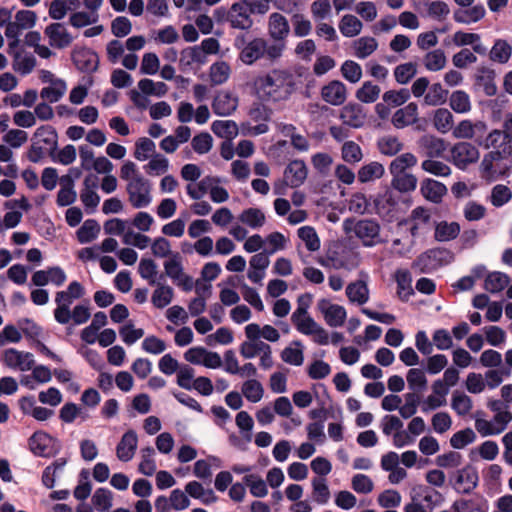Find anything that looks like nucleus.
I'll list each match as a JSON object with an SVG mask.
<instances>
[{
	"label": "nucleus",
	"mask_w": 512,
	"mask_h": 512,
	"mask_svg": "<svg viewBox=\"0 0 512 512\" xmlns=\"http://www.w3.org/2000/svg\"><path fill=\"white\" fill-rule=\"evenodd\" d=\"M296 87L295 77L288 70L274 69L255 80L258 97L267 102L287 100Z\"/></svg>",
	"instance_id": "f257e3e1"
},
{
	"label": "nucleus",
	"mask_w": 512,
	"mask_h": 512,
	"mask_svg": "<svg viewBox=\"0 0 512 512\" xmlns=\"http://www.w3.org/2000/svg\"><path fill=\"white\" fill-rule=\"evenodd\" d=\"M454 259L453 253L446 248H432L421 253L413 262V269L428 274L442 266L450 264Z\"/></svg>",
	"instance_id": "f03ea898"
},
{
	"label": "nucleus",
	"mask_w": 512,
	"mask_h": 512,
	"mask_svg": "<svg viewBox=\"0 0 512 512\" xmlns=\"http://www.w3.org/2000/svg\"><path fill=\"white\" fill-rule=\"evenodd\" d=\"M344 229L346 232L353 231L365 247H373L381 242L380 225L376 220L361 219L354 221L346 219L344 221Z\"/></svg>",
	"instance_id": "7ed1b4c3"
},
{
	"label": "nucleus",
	"mask_w": 512,
	"mask_h": 512,
	"mask_svg": "<svg viewBox=\"0 0 512 512\" xmlns=\"http://www.w3.org/2000/svg\"><path fill=\"white\" fill-rule=\"evenodd\" d=\"M450 485L452 489L461 495L471 494L479 484V475L476 467L468 464L462 469H458L450 477Z\"/></svg>",
	"instance_id": "20e7f679"
},
{
	"label": "nucleus",
	"mask_w": 512,
	"mask_h": 512,
	"mask_svg": "<svg viewBox=\"0 0 512 512\" xmlns=\"http://www.w3.org/2000/svg\"><path fill=\"white\" fill-rule=\"evenodd\" d=\"M129 202L136 208H145L151 201V185L150 182L142 175H136L127 184L126 187Z\"/></svg>",
	"instance_id": "39448f33"
},
{
	"label": "nucleus",
	"mask_w": 512,
	"mask_h": 512,
	"mask_svg": "<svg viewBox=\"0 0 512 512\" xmlns=\"http://www.w3.org/2000/svg\"><path fill=\"white\" fill-rule=\"evenodd\" d=\"M479 155L476 146L469 142H458L451 148L452 163L462 170L477 162Z\"/></svg>",
	"instance_id": "423d86ee"
},
{
	"label": "nucleus",
	"mask_w": 512,
	"mask_h": 512,
	"mask_svg": "<svg viewBox=\"0 0 512 512\" xmlns=\"http://www.w3.org/2000/svg\"><path fill=\"white\" fill-rule=\"evenodd\" d=\"M502 174H510L512 169V145H504L484 155L481 162L482 171H492L493 163L502 162Z\"/></svg>",
	"instance_id": "0eeeda50"
},
{
	"label": "nucleus",
	"mask_w": 512,
	"mask_h": 512,
	"mask_svg": "<svg viewBox=\"0 0 512 512\" xmlns=\"http://www.w3.org/2000/svg\"><path fill=\"white\" fill-rule=\"evenodd\" d=\"M1 361L5 366L20 371L31 370L35 363L32 353L19 351L15 348L4 350L1 355Z\"/></svg>",
	"instance_id": "6e6552de"
},
{
	"label": "nucleus",
	"mask_w": 512,
	"mask_h": 512,
	"mask_svg": "<svg viewBox=\"0 0 512 512\" xmlns=\"http://www.w3.org/2000/svg\"><path fill=\"white\" fill-rule=\"evenodd\" d=\"M249 8L243 3L235 2L228 9V24L233 29L249 30L253 26V19L251 18Z\"/></svg>",
	"instance_id": "1a4fd4ad"
},
{
	"label": "nucleus",
	"mask_w": 512,
	"mask_h": 512,
	"mask_svg": "<svg viewBox=\"0 0 512 512\" xmlns=\"http://www.w3.org/2000/svg\"><path fill=\"white\" fill-rule=\"evenodd\" d=\"M71 59L75 67L84 73H94L98 69V54L88 48L74 49Z\"/></svg>",
	"instance_id": "9d476101"
},
{
	"label": "nucleus",
	"mask_w": 512,
	"mask_h": 512,
	"mask_svg": "<svg viewBox=\"0 0 512 512\" xmlns=\"http://www.w3.org/2000/svg\"><path fill=\"white\" fill-rule=\"evenodd\" d=\"M51 442V455H54L59 450V443L56 439L52 438L48 433L43 431H36L28 440L29 449L35 455L39 457L47 456L46 451L49 443Z\"/></svg>",
	"instance_id": "9b49d317"
},
{
	"label": "nucleus",
	"mask_w": 512,
	"mask_h": 512,
	"mask_svg": "<svg viewBox=\"0 0 512 512\" xmlns=\"http://www.w3.org/2000/svg\"><path fill=\"white\" fill-rule=\"evenodd\" d=\"M418 153L427 158H440L447 149L446 142L434 135L426 134L417 142Z\"/></svg>",
	"instance_id": "f8f14e48"
},
{
	"label": "nucleus",
	"mask_w": 512,
	"mask_h": 512,
	"mask_svg": "<svg viewBox=\"0 0 512 512\" xmlns=\"http://www.w3.org/2000/svg\"><path fill=\"white\" fill-rule=\"evenodd\" d=\"M452 512H488L489 502L481 494H474L471 497H461L453 501Z\"/></svg>",
	"instance_id": "ddd939ff"
},
{
	"label": "nucleus",
	"mask_w": 512,
	"mask_h": 512,
	"mask_svg": "<svg viewBox=\"0 0 512 512\" xmlns=\"http://www.w3.org/2000/svg\"><path fill=\"white\" fill-rule=\"evenodd\" d=\"M494 421L499 426L496 427L485 420H476L475 427L483 436L498 435L503 432L507 425L512 421V413L508 410L498 411L494 416Z\"/></svg>",
	"instance_id": "4468645a"
},
{
	"label": "nucleus",
	"mask_w": 512,
	"mask_h": 512,
	"mask_svg": "<svg viewBox=\"0 0 512 512\" xmlns=\"http://www.w3.org/2000/svg\"><path fill=\"white\" fill-rule=\"evenodd\" d=\"M308 169L303 160L295 159L289 162L284 170V180L291 188L300 187L306 180Z\"/></svg>",
	"instance_id": "2eb2a0df"
},
{
	"label": "nucleus",
	"mask_w": 512,
	"mask_h": 512,
	"mask_svg": "<svg viewBox=\"0 0 512 512\" xmlns=\"http://www.w3.org/2000/svg\"><path fill=\"white\" fill-rule=\"evenodd\" d=\"M318 308L330 327H340L344 324L347 313L343 306L332 304L329 300L322 299L318 303Z\"/></svg>",
	"instance_id": "dca6fc26"
},
{
	"label": "nucleus",
	"mask_w": 512,
	"mask_h": 512,
	"mask_svg": "<svg viewBox=\"0 0 512 512\" xmlns=\"http://www.w3.org/2000/svg\"><path fill=\"white\" fill-rule=\"evenodd\" d=\"M44 33L49 39L50 46L58 49L68 47L73 41V37L61 23L48 25Z\"/></svg>",
	"instance_id": "f3484780"
},
{
	"label": "nucleus",
	"mask_w": 512,
	"mask_h": 512,
	"mask_svg": "<svg viewBox=\"0 0 512 512\" xmlns=\"http://www.w3.org/2000/svg\"><path fill=\"white\" fill-rule=\"evenodd\" d=\"M340 119L343 124L349 127L360 128L365 123L366 113L362 105L358 103H348L341 109Z\"/></svg>",
	"instance_id": "a211bd4d"
},
{
	"label": "nucleus",
	"mask_w": 512,
	"mask_h": 512,
	"mask_svg": "<svg viewBox=\"0 0 512 512\" xmlns=\"http://www.w3.org/2000/svg\"><path fill=\"white\" fill-rule=\"evenodd\" d=\"M322 99L334 106L342 105L347 98L346 86L338 80L330 81L321 89Z\"/></svg>",
	"instance_id": "6ab92c4d"
},
{
	"label": "nucleus",
	"mask_w": 512,
	"mask_h": 512,
	"mask_svg": "<svg viewBox=\"0 0 512 512\" xmlns=\"http://www.w3.org/2000/svg\"><path fill=\"white\" fill-rule=\"evenodd\" d=\"M496 73L493 69L488 67H479L475 73L474 85L482 89L486 96H494L497 93V86L495 84Z\"/></svg>",
	"instance_id": "aec40b11"
},
{
	"label": "nucleus",
	"mask_w": 512,
	"mask_h": 512,
	"mask_svg": "<svg viewBox=\"0 0 512 512\" xmlns=\"http://www.w3.org/2000/svg\"><path fill=\"white\" fill-rule=\"evenodd\" d=\"M138 437L134 430H128L121 437L116 447V455L120 461H130L137 449Z\"/></svg>",
	"instance_id": "412c9836"
},
{
	"label": "nucleus",
	"mask_w": 512,
	"mask_h": 512,
	"mask_svg": "<svg viewBox=\"0 0 512 512\" xmlns=\"http://www.w3.org/2000/svg\"><path fill=\"white\" fill-rule=\"evenodd\" d=\"M266 41L262 38H254L241 50L239 58L247 65H251L265 55Z\"/></svg>",
	"instance_id": "4be33fe9"
},
{
	"label": "nucleus",
	"mask_w": 512,
	"mask_h": 512,
	"mask_svg": "<svg viewBox=\"0 0 512 512\" xmlns=\"http://www.w3.org/2000/svg\"><path fill=\"white\" fill-rule=\"evenodd\" d=\"M238 106V99L226 91L219 92L213 99L212 110L218 116L231 115Z\"/></svg>",
	"instance_id": "5701e85b"
},
{
	"label": "nucleus",
	"mask_w": 512,
	"mask_h": 512,
	"mask_svg": "<svg viewBox=\"0 0 512 512\" xmlns=\"http://www.w3.org/2000/svg\"><path fill=\"white\" fill-rule=\"evenodd\" d=\"M74 299L67 293L58 291L55 295V303L57 307L54 310L55 320L62 325L68 324L71 320V310Z\"/></svg>",
	"instance_id": "b1692460"
},
{
	"label": "nucleus",
	"mask_w": 512,
	"mask_h": 512,
	"mask_svg": "<svg viewBox=\"0 0 512 512\" xmlns=\"http://www.w3.org/2000/svg\"><path fill=\"white\" fill-rule=\"evenodd\" d=\"M420 190L426 200L435 204H439L443 196L447 194V187L443 183L431 178L424 179L421 182Z\"/></svg>",
	"instance_id": "393cba45"
},
{
	"label": "nucleus",
	"mask_w": 512,
	"mask_h": 512,
	"mask_svg": "<svg viewBox=\"0 0 512 512\" xmlns=\"http://www.w3.org/2000/svg\"><path fill=\"white\" fill-rule=\"evenodd\" d=\"M486 10L482 4L474 6L463 7L457 9L453 13V19L460 24H471L480 21L484 18Z\"/></svg>",
	"instance_id": "a878e982"
},
{
	"label": "nucleus",
	"mask_w": 512,
	"mask_h": 512,
	"mask_svg": "<svg viewBox=\"0 0 512 512\" xmlns=\"http://www.w3.org/2000/svg\"><path fill=\"white\" fill-rule=\"evenodd\" d=\"M417 116L418 106L416 103L411 102L394 113L392 117V124L396 128L401 129L414 124L417 121Z\"/></svg>",
	"instance_id": "bb28decb"
},
{
	"label": "nucleus",
	"mask_w": 512,
	"mask_h": 512,
	"mask_svg": "<svg viewBox=\"0 0 512 512\" xmlns=\"http://www.w3.org/2000/svg\"><path fill=\"white\" fill-rule=\"evenodd\" d=\"M34 138L37 139L39 144H43L47 150L50 151L51 157L57 149L58 135L56 130L50 125H43L36 129Z\"/></svg>",
	"instance_id": "cd10ccee"
},
{
	"label": "nucleus",
	"mask_w": 512,
	"mask_h": 512,
	"mask_svg": "<svg viewBox=\"0 0 512 512\" xmlns=\"http://www.w3.org/2000/svg\"><path fill=\"white\" fill-rule=\"evenodd\" d=\"M346 296L351 303L364 305L369 300V288L366 282L357 280L351 282L346 287Z\"/></svg>",
	"instance_id": "c85d7f7f"
},
{
	"label": "nucleus",
	"mask_w": 512,
	"mask_h": 512,
	"mask_svg": "<svg viewBox=\"0 0 512 512\" xmlns=\"http://www.w3.org/2000/svg\"><path fill=\"white\" fill-rule=\"evenodd\" d=\"M289 33L287 19L280 13H272L269 17V34L274 40H285Z\"/></svg>",
	"instance_id": "c756f323"
},
{
	"label": "nucleus",
	"mask_w": 512,
	"mask_h": 512,
	"mask_svg": "<svg viewBox=\"0 0 512 512\" xmlns=\"http://www.w3.org/2000/svg\"><path fill=\"white\" fill-rule=\"evenodd\" d=\"M397 283V294L399 298L407 302L409 298L414 294V290L411 286L412 278L411 274L407 270H397L395 274Z\"/></svg>",
	"instance_id": "7c9ffc66"
},
{
	"label": "nucleus",
	"mask_w": 512,
	"mask_h": 512,
	"mask_svg": "<svg viewBox=\"0 0 512 512\" xmlns=\"http://www.w3.org/2000/svg\"><path fill=\"white\" fill-rule=\"evenodd\" d=\"M239 221L251 229H259L265 224V214L259 208L244 209L238 216Z\"/></svg>",
	"instance_id": "2f4dec72"
},
{
	"label": "nucleus",
	"mask_w": 512,
	"mask_h": 512,
	"mask_svg": "<svg viewBox=\"0 0 512 512\" xmlns=\"http://www.w3.org/2000/svg\"><path fill=\"white\" fill-rule=\"evenodd\" d=\"M212 132L220 138L232 140L238 135V126L233 120H216L211 125Z\"/></svg>",
	"instance_id": "473e14b6"
},
{
	"label": "nucleus",
	"mask_w": 512,
	"mask_h": 512,
	"mask_svg": "<svg viewBox=\"0 0 512 512\" xmlns=\"http://www.w3.org/2000/svg\"><path fill=\"white\" fill-rule=\"evenodd\" d=\"M511 55L512 46L503 39H496L489 52L490 59L501 64L507 63Z\"/></svg>",
	"instance_id": "72a5a7b5"
},
{
	"label": "nucleus",
	"mask_w": 512,
	"mask_h": 512,
	"mask_svg": "<svg viewBox=\"0 0 512 512\" xmlns=\"http://www.w3.org/2000/svg\"><path fill=\"white\" fill-rule=\"evenodd\" d=\"M156 284L157 288L152 294L151 302L156 308L163 309L172 302L174 291L168 285H163L160 282Z\"/></svg>",
	"instance_id": "f704fd0d"
},
{
	"label": "nucleus",
	"mask_w": 512,
	"mask_h": 512,
	"mask_svg": "<svg viewBox=\"0 0 512 512\" xmlns=\"http://www.w3.org/2000/svg\"><path fill=\"white\" fill-rule=\"evenodd\" d=\"M418 496L421 497L422 501L430 511H433L434 508L442 505L445 500L441 492L430 486H420Z\"/></svg>",
	"instance_id": "c9c22d12"
},
{
	"label": "nucleus",
	"mask_w": 512,
	"mask_h": 512,
	"mask_svg": "<svg viewBox=\"0 0 512 512\" xmlns=\"http://www.w3.org/2000/svg\"><path fill=\"white\" fill-rule=\"evenodd\" d=\"M460 233V225L457 222L448 223L442 221L436 225L435 239L446 242L455 239Z\"/></svg>",
	"instance_id": "e433bc0d"
},
{
	"label": "nucleus",
	"mask_w": 512,
	"mask_h": 512,
	"mask_svg": "<svg viewBox=\"0 0 512 512\" xmlns=\"http://www.w3.org/2000/svg\"><path fill=\"white\" fill-rule=\"evenodd\" d=\"M100 226L94 219L86 220L82 226L77 230V239L81 244L92 242L98 236Z\"/></svg>",
	"instance_id": "4c0bfd02"
},
{
	"label": "nucleus",
	"mask_w": 512,
	"mask_h": 512,
	"mask_svg": "<svg viewBox=\"0 0 512 512\" xmlns=\"http://www.w3.org/2000/svg\"><path fill=\"white\" fill-rule=\"evenodd\" d=\"M509 277L502 272H492L487 275L484 281V288L490 293H498L509 284Z\"/></svg>",
	"instance_id": "58836bf2"
},
{
	"label": "nucleus",
	"mask_w": 512,
	"mask_h": 512,
	"mask_svg": "<svg viewBox=\"0 0 512 512\" xmlns=\"http://www.w3.org/2000/svg\"><path fill=\"white\" fill-rule=\"evenodd\" d=\"M384 174V167L381 163L373 161L362 166L358 171V180L361 183H367L379 179Z\"/></svg>",
	"instance_id": "ea45409f"
},
{
	"label": "nucleus",
	"mask_w": 512,
	"mask_h": 512,
	"mask_svg": "<svg viewBox=\"0 0 512 512\" xmlns=\"http://www.w3.org/2000/svg\"><path fill=\"white\" fill-rule=\"evenodd\" d=\"M67 89L65 81L61 79H56L53 84L50 86L42 88L40 92V96L42 99L55 103L61 99V97L65 94Z\"/></svg>",
	"instance_id": "a19ab883"
},
{
	"label": "nucleus",
	"mask_w": 512,
	"mask_h": 512,
	"mask_svg": "<svg viewBox=\"0 0 512 512\" xmlns=\"http://www.w3.org/2000/svg\"><path fill=\"white\" fill-rule=\"evenodd\" d=\"M449 105L456 113L464 114L471 110V101L469 95L463 90L452 92Z\"/></svg>",
	"instance_id": "79ce46f5"
},
{
	"label": "nucleus",
	"mask_w": 512,
	"mask_h": 512,
	"mask_svg": "<svg viewBox=\"0 0 512 512\" xmlns=\"http://www.w3.org/2000/svg\"><path fill=\"white\" fill-rule=\"evenodd\" d=\"M13 57V69L21 75L31 73L36 65V59L32 54L23 55L21 52L16 51Z\"/></svg>",
	"instance_id": "37998d69"
},
{
	"label": "nucleus",
	"mask_w": 512,
	"mask_h": 512,
	"mask_svg": "<svg viewBox=\"0 0 512 512\" xmlns=\"http://www.w3.org/2000/svg\"><path fill=\"white\" fill-rule=\"evenodd\" d=\"M417 164V158L414 154L407 152L403 153L390 163L389 171L391 174L406 173L407 168H411Z\"/></svg>",
	"instance_id": "c03bdc74"
},
{
	"label": "nucleus",
	"mask_w": 512,
	"mask_h": 512,
	"mask_svg": "<svg viewBox=\"0 0 512 512\" xmlns=\"http://www.w3.org/2000/svg\"><path fill=\"white\" fill-rule=\"evenodd\" d=\"M292 344L297 348H293L291 346L284 348L281 352V359L287 364L300 366L304 361L302 343L295 340Z\"/></svg>",
	"instance_id": "a18cd8bd"
},
{
	"label": "nucleus",
	"mask_w": 512,
	"mask_h": 512,
	"mask_svg": "<svg viewBox=\"0 0 512 512\" xmlns=\"http://www.w3.org/2000/svg\"><path fill=\"white\" fill-rule=\"evenodd\" d=\"M451 407L459 416H465L471 411L473 402L468 395L456 390L452 394Z\"/></svg>",
	"instance_id": "49530a36"
},
{
	"label": "nucleus",
	"mask_w": 512,
	"mask_h": 512,
	"mask_svg": "<svg viewBox=\"0 0 512 512\" xmlns=\"http://www.w3.org/2000/svg\"><path fill=\"white\" fill-rule=\"evenodd\" d=\"M381 154L395 156L403 149V143L395 136H384L377 142Z\"/></svg>",
	"instance_id": "de8ad7c7"
},
{
	"label": "nucleus",
	"mask_w": 512,
	"mask_h": 512,
	"mask_svg": "<svg viewBox=\"0 0 512 512\" xmlns=\"http://www.w3.org/2000/svg\"><path fill=\"white\" fill-rule=\"evenodd\" d=\"M243 482L249 487L250 493L257 498H263L268 494L265 481L256 474H248L243 477Z\"/></svg>",
	"instance_id": "09e8293b"
},
{
	"label": "nucleus",
	"mask_w": 512,
	"mask_h": 512,
	"mask_svg": "<svg viewBox=\"0 0 512 512\" xmlns=\"http://www.w3.org/2000/svg\"><path fill=\"white\" fill-rule=\"evenodd\" d=\"M362 23L354 15H344L339 23V30L345 37H354L361 32Z\"/></svg>",
	"instance_id": "8fccbe9b"
},
{
	"label": "nucleus",
	"mask_w": 512,
	"mask_h": 512,
	"mask_svg": "<svg viewBox=\"0 0 512 512\" xmlns=\"http://www.w3.org/2000/svg\"><path fill=\"white\" fill-rule=\"evenodd\" d=\"M392 186L400 192L413 191L417 186V178L410 173L391 174Z\"/></svg>",
	"instance_id": "3c124183"
},
{
	"label": "nucleus",
	"mask_w": 512,
	"mask_h": 512,
	"mask_svg": "<svg viewBox=\"0 0 512 512\" xmlns=\"http://www.w3.org/2000/svg\"><path fill=\"white\" fill-rule=\"evenodd\" d=\"M446 65V56L442 49L428 52L424 57V66L428 71H439Z\"/></svg>",
	"instance_id": "603ef678"
},
{
	"label": "nucleus",
	"mask_w": 512,
	"mask_h": 512,
	"mask_svg": "<svg viewBox=\"0 0 512 512\" xmlns=\"http://www.w3.org/2000/svg\"><path fill=\"white\" fill-rule=\"evenodd\" d=\"M297 234L309 251L314 252L320 248V239L312 226L300 227Z\"/></svg>",
	"instance_id": "864d4df0"
},
{
	"label": "nucleus",
	"mask_w": 512,
	"mask_h": 512,
	"mask_svg": "<svg viewBox=\"0 0 512 512\" xmlns=\"http://www.w3.org/2000/svg\"><path fill=\"white\" fill-rule=\"evenodd\" d=\"M242 393L248 401L257 403L262 399L264 389L258 380L249 379L243 383Z\"/></svg>",
	"instance_id": "5fc2aeb1"
},
{
	"label": "nucleus",
	"mask_w": 512,
	"mask_h": 512,
	"mask_svg": "<svg viewBox=\"0 0 512 512\" xmlns=\"http://www.w3.org/2000/svg\"><path fill=\"white\" fill-rule=\"evenodd\" d=\"M342 159L349 164H355L362 160L363 153L361 147L354 141H346L341 148Z\"/></svg>",
	"instance_id": "6e6d98bb"
},
{
	"label": "nucleus",
	"mask_w": 512,
	"mask_h": 512,
	"mask_svg": "<svg viewBox=\"0 0 512 512\" xmlns=\"http://www.w3.org/2000/svg\"><path fill=\"white\" fill-rule=\"evenodd\" d=\"M377 41L373 37H361L354 42L355 55L365 59L377 49Z\"/></svg>",
	"instance_id": "4d7b16f0"
},
{
	"label": "nucleus",
	"mask_w": 512,
	"mask_h": 512,
	"mask_svg": "<svg viewBox=\"0 0 512 512\" xmlns=\"http://www.w3.org/2000/svg\"><path fill=\"white\" fill-rule=\"evenodd\" d=\"M380 91L378 85L373 84L371 81H366L357 90L356 98L363 103H373L379 98Z\"/></svg>",
	"instance_id": "13d9d810"
},
{
	"label": "nucleus",
	"mask_w": 512,
	"mask_h": 512,
	"mask_svg": "<svg viewBox=\"0 0 512 512\" xmlns=\"http://www.w3.org/2000/svg\"><path fill=\"white\" fill-rule=\"evenodd\" d=\"M512 199V191L503 184L495 185L491 190L490 202L494 207H502Z\"/></svg>",
	"instance_id": "bf43d9fd"
},
{
	"label": "nucleus",
	"mask_w": 512,
	"mask_h": 512,
	"mask_svg": "<svg viewBox=\"0 0 512 512\" xmlns=\"http://www.w3.org/2000/svg\"><path fill=\"white\" fill-rule=\"evenodd\" d=\"M155 454L154 448L147 446L141 450V462L139 464V472L146 475L152 476L156 471V463L153 458Z\"/></svg>",
	"instance_id": "052dcab7"
},
{
	"label": "nucleus",
	"mask_w": 512,
	"mask_h": 512,
	"mask_svg": "<svg viewBox=\"0 0 512 512\" xmlns=\"http://www.w3.org/2000/svg\"><path fill=\"white\" fill-rule=\"evenodd\" d=\"M421 168L430 174L438 177H447L451 174L450 167L444 162L435 160L434 158H428L421 164Z\"/></svg>",
	"instance_id": "680f3d73"
},
{
	"label": "nucleus",
	"mask_w": 512,
	"mask_h": 512,
	"mask_svg": "<svg viewBox=\"0 0 512 512\" xmlns=\"http://www.w3.org/2000/svg\"><path fill=\"white\" fill-rule=\"evenodd\" d=\"M476 440V434L471 428H465L452 435L450 445L454 449H463Z\"/></svg>",
	"instance_id": "e2e57ef3"
},
{
	"label": "nucleus",
	"mask_w": 512,
	"mask_h": 512,
	"mask_svg": "<svg viewBox=\"0 0 512 512\" xmlns=\"http://www.w3.org/2000/svg\"><path fill=\"white\" fill-rule=\"evenodd\" d=\"M155 149L156 145L151 139L147 137L139 138L135 143L134 157L139 161H145L151 154L155 153Z\"/></svg>",
	"instance_id": "0e129e2a"
},
{
	"label": "nucleus",
	"mask_w": 512,
	"mask_h": 512,
	"mask_svg": "<svg viewBox=\"0 0 512 512\" xmlns=\"http://www.w3.org/2000/svg\"><path fill=\"white\" fill-rule=\"evenodd\" d=\"M447 96L448 90L444 89L440 83H434L425 95V102L432 106L441 105L446 101Z\"/></svg>",
	"instance_id": "69168bd1"
},
{
	"label": "nucleus",
	"mask_w": 512,
	"mask_h": 512,
	"mask_svg": "<svg viewBox=\"0 0 512 512\" xmlns=\"http://www.w3.org/2000/svg\"><path fill=\"white\" fill-rule=\"evenodd\" d=\"M433 121L434 126L438 131L446 133L452 128L453 115L448 109L439 108L436 110L434 114Z\"/></svg>",
	"instance_id": "338daca9"
},
{
	"label": "nucleus",
	"mask_w": 512,
	"mask_h": 512,
	"mask_svg": "<svg viewBox=\"0 0 512 512\" xmlns=\"http://www.w3.org/2000/svg\"><path fill=\"white\" fill-rule=\"evenodd\" d=\"M92 503L97 511H107L112 506V492L106 488H98L92 497Z\"/></svg>",
	"instance_id": "774afa93"
}]
</instances>
